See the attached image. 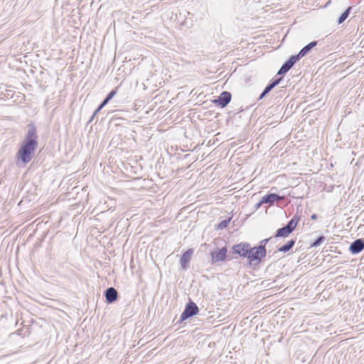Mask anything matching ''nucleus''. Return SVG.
Masks as SVG:
<instances>
[{
  "mask_svg": "<svg viewBox=\"0 0 364 364\" xmlns=\"http://www.w3.org/2000/svg\"><path fill=\"white\" fill-rule=\"evenodd\" d=\"M282 77L272 80L269 84L265 87L263 92L259 95L258 100L263 99L274 87L278 85L282 80Z\"/></svg>",
  "mask_w": 364,
  "mask_h": 364,
  "instance_id": "nucleus-11",
  "label": "nucleus"
},
{
  "mask_svg": "<svg viewBox=\"0 0 364 364\" xmlns=\"http://www.w3.org/2000/svg\"><path fill=\"white\" fill-rule=\"evenodd\" d=\"M227 253L228 249L226 247H223L221 249L212 252L210 253L212 262L215 263L225 261L227 258Z\"/></svg>",
  "mask_w": 364,
  "mask_h": 364,
  "instance_id": "nucleus-7",
  "label": "nucleus"
},
{
  "mask_svg": "<svg viewBox=\"0 0 364 364\" xmlns=\"http://www.w3.org/2000/svg\"><path fill=\"white\" fill-rule=\"evenodd\" d=\"M300 220V216L297 215H294L292 218L287 223L286 226L290 230V231L293 232L296 228L298 223Z\"/></svg>",
  "mask_w": 364,
  "mask_h": 364,
  "instance_id": "nucleus-14",
  "label": "nucleus"
},
{
  "mask_svg": "<svg viewBox=\"0 0 364 364\" xmlns=\"http://www.w3.org/2000/svg\"><path fill=\"white\" fill-rule=\"evenodd\" d=\"M271 239H272V237H269V238H267V239H264V240H261L259 246H256V247H258L259 250H261L262 251H263L264 252H265L267 254L266 245H267V242Z\"/></svg>",
  "mask_w": 364,
  "mask_h": 364,
  "instance_id": "nucleus-19",
  "label": "nucleus"
},
{
  "mask_svg": "<svg viewBox=\"0 0 364 364\" xmlns=\"http://www.w3.org/2000/svg\"><path fill=\"white\" fill-rule=\"evenodd\" d=\"M199 311L198 306L191 300H190L186 305L183 311L182 312L180 319L176 323H181L186 319L196 315Z\"/></svg>",
  "mask_w": 364,
  "mask_h": 364,
  "instance_id": "nucleus-2",
  "label": "nucleus"
},
{
  "mask_svg": "<svg viewBox=\"0 0 364 364\" xmlns=\"http://www.w3.org/2000/svg\"><path fill=\"white\" fill-rule=\"evenodd\" d=\"M283 199V196H280L276 193H268L262 198V203H264V204L273 205L276 201Z\"/></svg>",
  "mask_w": 364,
  "mask_h": 364,
  "instance_id": "nucleus-12",
  "label": "nucleus"
},
{
  "mask_svg": "<svg viewBox=\"0 0 364 364\" xmlns=\"http://www.w3.org/2000/svg\"><path fill=\"white\" fill-rule=\"evenodd\" d=\"M291 232H292L290 231V230H289V228L286 225H284V227H282L281 228H279L277 230L274 237H286L289 234H291Z\"/></svg>",
  "mask_w": 364,
  "mask_h": 364,
  "instance_id": "nucleus-15",
  "label": "nucleus"
},
{
  "mask_svg": "<svg viewBox=\"0 0 364 364\" xmlns=\"http://www.w3.org/2000/svg\"><path fill=\"white\" fill-rule=\"evenodd\" d=\"M262 204H264V203H262V200L255 204V208L256 210L259 209Z\"/></svg>",
  "mask_w": 364,
  "mask_h": 364,
  "instance_id": "nucleus-24",
  "label": "nucleus"
},
{
  "mask_svg": "<svg viewBox=\"0 0 364 364\" xmlns=\"http://www.w3.org/2000/svg\"><path fill=\"white\" fill-rule=\"evenodd\" d=\"M296 240L291 239L289 240L286 244L279 247L278 251L282 252H289L295 245Z\"/></svg>",
  "mask_w": 364,
  "mask_h": 364,
  "instance_id": "nucleus-16",
  "label": "nucleus"
},
{
  "mask_svg": "<svg viewBox=\"0 0 364 364\" xmlns=\"http://www.w3.org/2000/svg\"><path fill=\"white\" fill-rule=\"evenodd\" d=\"M364 249V240L363 239H357L354 240L349 247V251L353 254L356 255L362 252Z\"/></svg>",
  "mask_w": 364,
  "mask_h": 364,
  "instance_id": "nucleus-8",
  "label": "nucleus"
},
{
  "mask_svg": "<svg viewBox=\"0 0 364 364\" xmlns=\"http://www.w3.org/2000/svg\"><path fill=\"white\" fill-rule=\"evenodd\" d=\"M326 240V237L323 235L318 236L311 245V247H316L321 245Z\"/></svg>",
  "mask_w": 364,
  "mask_h": 364,
  "instance_id": "nucleus-18",
  "label": "nucleus"
},
{
  "mask_svg": "<svg viewBox=\"0 0 364 364\" xmlns=\"http://www.w3.org/2000/svg\"><path fill=\"white\" fill-rule=\"evenodd\" d=\"M108 102H106L105 100L100 103V105L97 108V112H100Z\"/></svg>",
  "mask_w": 364,
  "mask_h": 364,
  "instance_id": "nucleus-22",
  "label": "nucleus"
},
{
  "mask_svg": "<svg viewBox=\"0 0 364 364\" xmlns=\"http://www.w3.org/2000/svg\"><path fill=\"white\" fill-rule=\"evenodd\" d=\"M105 296L107 304H112L118 299V291L114 287H109L105 291Z\"/></svg>",
  "mask_w": 364,
  "mask_h": 364,
  "instance_id": "nucleus-10",
  "label": "nucleus"
},
{
  "mask_svg": "<svg viewBox=\"0 0 364 364\" xmlns=\"http://www.w3.org/2000/svg\"><path fill=\"white\" fill-rule=\"evenodd\" d=\"M193 249L190 248L186 250L181 257L180 264L183 269H186L189 265V262L191 259V257L193 254Z\"/></svg>",
  "mask_w": 364,
  "mask_h": 364,
  "instance_id": "nucleus-9",
  "label": "nucleus"
},
{
  "mask_svg": "<svg viewBox=\"0 0 364 364\" xmlns=\"http://www.w3.org/2000/svg\"><path fill=\"white\" fill-rule=\"evenodd\" d=\"M250 250H251V245L247 242H240L233 245L232 247V254H237L240 257L247 258Z\"/></svg>",
  "mask_w": 364,
  "mask_h": 364,
  "instance_id": "nucleus-4",
  "label": "nucleus"
},
{
  "mask_svg": "<svg viewBox=\"0 0 364 364\" xmlns=\"http://www.w3.org/2000/svg\"><path fill=\"white\" fill-rule=\"evenodd\" d=\"M311 220H316L318 218V215L316 214H313L311 216Z\"/></svg>",
  "mask_w": 364,
  "mask_h": 364,
  "instance_id": "nucleus-25",
  "label": "nucleus"
},
{
  "mask_svg": "<svg viewBox=\"0 0 364 364\" xmlns=\"http://www.w3.org/2000/svg\"><path fill=\"white\" fill-rule=\"evenodd\" d=\"M28 130L16 154V164L19 166L28 164L38 147L37 129L33 123L27 126Z\"/></svg>",
  "mask_w": 364,
  "mask_h": 364,
  "instance_id": "nucleus-1",
  "label": "nucleus"
},
{
  "mask_svg": "<svg viewBox=\"0 0 364 364\" xmlns=\"http://www.w3.org/2000/svg\"><path fill=\"white\" fill-rule=\"evenodd\" d=\"M117 87H115L114 89H113L112 91H110L107 97H108V98H109L110 100H112L114 96L115 95L117 94Z\"/></svg>",
  "mask_w": 364,
  "mask_h": 364,
  "instance_id": "nucleus-21",
  "label": "nucleus"
},
{
  "mask_svg": "<svg viewBox=\"0 0 364 364\" xmlns=\"http://www.w3.org/2000/svg\"><path fill=\"white\" fill-rule=\"evenodd\" d=\"M266 253L259 250L257 247H251L247 259L250 266H255L260 263L262 258L266 256Z\"/></svg>",
  "mask_w": 364,
  "mask_h": 364,
  "instance_id": "nucleus-3",
  "label": "nucleus"
},
{
  "mask_svg": "<svg viewBox=\"0 0 364 364\" xmlns=\"http://www.w3.org/2000/svg\"><path fill=\"white\" fill-rule=\"evenodd\" d=\"M318 42L316 41H311L309 43H308L306 46H305L304 48L301 49V50L296 55L299 57V59L307 55L312 48H314Z\"/></svg>",
  "mask_w": 364,
  "mask_h": 364,
  "instance_id": "nucleus-13",
  "label": "nucleus"
},
{
  "mask_svg": "<svg viewBox=\"0 0 364 364\" xmlns=\"http://www.w3.org/2000/svg\"><path fill=\"white\" fill-rule=\"evenodd\" d=\"M106 102H109L111 100L109 98H108V97L106 96V97L104 99Z\"/></svg>",
  "mask_w": 364,
  "mask_h": 364,
  "instance_id": "nucleus-26",
  "label": "nucleus"
},
{
  "mask_svg": "<svg viewBox=\"0 0 364 364\" xmlns=\"http://www.w3.org/2000/svg\"><path fill=\"white\" fill-rule=\"evenodd\" d=\"M100 112H97V109H95V111L94 112V113L92 114L90 119L89 120L88 123H90L92 122L95 118L96 117V115L99 113Z\"/></svg>",
  "mask_w": 364,
  "mask_h": 364,
  "instance_id": "nucleus-23",
  "label": "nucleus"
},
{
  "mask_svg": "<svg viewBox=\"0 0 364 364\" xmlns=\"http://www.w3.org/2000/svg\"><path fill=\"white\" fill-rule=\"evenodd\" d=\"M352 10V7L349 6L348 7L346 11L339 16L337 22L338 24H341L343 23L349 16L350 11Z\"/></svg>",
  "mask_w": 364,
  "mask_h": 364,
  "instance_id": "nucleus-17",
  "label": "nucleus"
},
{
  "mask_svg": "<svg viewBox=\"0 0 364 364\" xmlns=\"http://www.w3.org/2000/svg\"><path fill=\"white\" fill-rule=\"evenodd\" d=\"M230 218H228V219H225V220H222L221 222H220L218 224L217 228L218 230H223V229H225V228L228 227V224L230 223Z\"/></svg>",
  "mask_w": 364,
  "mask_h": 364,
  "instance_id": "nucleus-20",
  "label": "nucleus"
},
{
  "mask_svg": "<svg viewBox=\"0 0 364 364\" xmlns=\"http://www.w3.org/2000/svg\"><path fill=\"white\" fill-rule=\"evenodd\" d=\"M299 57L296 55H291L287 61H285L279 71L277 72L278 75H285L291 68L294 65V64L299 61Z\"/></svg>",
  "mask_w": 364,
  "mask_h": 364,
  "instance_id": "nucleus-5",
  "label": "nucleus"
},
{
  "mask_svg": "<svg viewBox=\"0 0 364 364\" xmlns=\"http://www.w3.org/2000/svg\"><path fill=\"white\" fill-rule=\"evenodd\" d=\"M231 99V93L228 91H223L221 92V94L217 99L213 100V102L215 105L223 108L225 107L230 103Z\"/></svg>",
  "mask_w": 364,
  "mask_h": 364,
  "instance_id": "nucleus-6",
  "label": "nucleus"
}]
</instances>
